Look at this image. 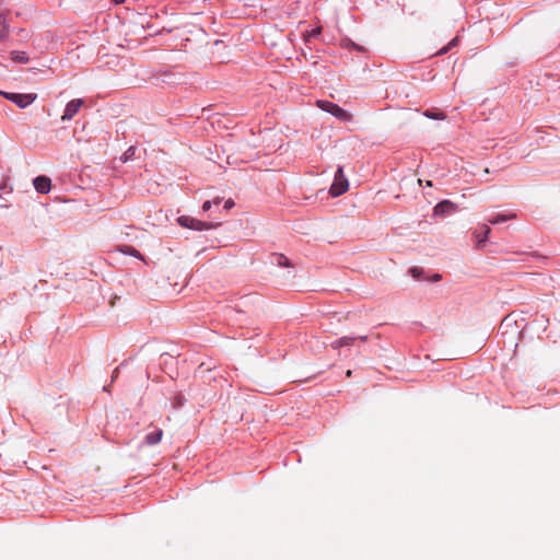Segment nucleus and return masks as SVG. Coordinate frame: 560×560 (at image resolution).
Wrapping results in <instances>:
<instances>
[{
	"label": "nucleus",
	"mask_w": 560,
	"mask_h": 560,
	"mask_svg": "<svg viewBox=\"0 0 560 560\" xmlns=\"http://www.w3.org/2000/svg\"><path fill=\"white\" fill-rule=\"evenodd\" d=\"M117 374H118V369H115L114 374H113V380H114L115 377H117Z\"/></svg>",
	"instance_id": "obj_24"
},
{
	"label": "nucleus",
	"mask_w": 560,
	"mask_h": 560,
	"mask_svg": "<svg viewBox=\"0 0 560 560\" xmlns=\"http://www.w3.org/2000/svg\"><path fill=\"white\" fill-rule=\"evenodd\" d=\"M84 104V101L82 98H74L71 100L69 103H67L63 114L61 116L62 121H69L71 120L74 115L78 114L82 105Z\"/></svg>",
	"instance_id": "obj_5"
},
{
	"label": "nucleus",
	"mask_w": 560,
	"mask_h": 560,
	"mask_svg": "<svg viewBox=\"0 0 560 560\" xmlns=\"http://www.w3.org/2000/svg\"><path fill=\"white\" fill-rule=\"evenodd\" d=\"M349 188V182L343 173V167L338 166L335 176L334 182L329 188V194L331 197H338L345 194Z\"/></svg>",
	"instance_id": "obj_1"
},
{
	"label": "nucleus",
	"mask_w": 560,
	"mask_h": 560,
	"mask_svg": "<svg viewBox=\"0 0 560 560\" xmlns=\"http://www.w3.org/2000/svg\"><path fill=\"white\" fill-rule=\"evenodd\" d=\"M212 203L218 206L220 203V198H217L213 201H209V200L205 201L202 205V210L209 211L211 209Z\"/></svg>",
	"instance_id": "obj_18"
},
{
	"label": "nucleus",
	"mask_w": 560,
	"mask_h": 560,
	"mask_svg": "<svg viewBox=\"0 0 560 560\" xmlns=\"http://www.w3.org/2000/svg\"><path fill=\"white\" fill-rule=\"evenodd\" d=\"M423 116L430 119H436V120H444L446 118V115L439 110V109H428L423 112Z\"/></svg>",
	"instance_id": "obj_10"
},
{
	"label": "nucleus",
	"mask_w": 560,
	"mask_h": 560,
	"mask_svg": "<svg viewBox=\"0 0 560 560\" xmlns=\"http://www.w3.org/2000/svg\"><path fill=\"white\" fill-rule=\"evenodd\" d=\"M516 217L515 213H510V214H497L492 218H489L488 221L491 223V224H499V223H503V222H506L509 220H512Z\"/></svg>",
	"instance_id": "obj_9"
},
{
	"label": "nucleus",
	"mask_w": 560,
	"mask_h": 560,
	"mask_svg": "<svg viewBox=\"0 0 560 560\" xmlns=\"http://www.w3.org/2000/svg\"><path fill=\"white\" fill-rule=\"evenodd\" d=\"M353 46L355 47V49L361 50V47H360V46L354 45V44H353Z\"/></svg>",
	"instance_id": "obj_28"
},
{
	"label": "nucleus",
	"mask_w": 560,
	"mask_h": 560,
	"mask_svg": "<svg viewBox=\"0 0 560 560\" xmlns=\"http://www.w3.org/2000/svg\"><path fill=\"white\" fill-rule=\"evenodd\" d=\"M177 222L182 228L185 229H191L195 231H203V230H211L215 229L220 225V223H208L198 219H195L189 215H180L177 218Z\"/></svg>",
	"instance_id": "obj_2"
},
{
	"label": "nucleus",
	"mask_w": 560,
	"mask_h": 560,
	"mask_svg": "<svg viewBox=\"0 0 560 560\" xmlns=\"http://www.w3.org/2000/svg\"><path fill=\"white\" fill-rule=\"evenodd\" d=\"M0 94L3 95L4 98L14 103L20 108H26L36 100V94H31V93L22 94V93H10V92L1 91Z\"/></svg>",
	"instance_id": "obj_4"
},
{
	"label": "nucleus",
	"mask_w": 560,
	"mask_h": 560,
	"mask_svg": "<svg viewBox=\"0 0 560 560\" xmlns=\"http://www.w3.org/2000/svg\"><path fill=\"white\" fill-rule=\"evenodd\" d=\"M234 206V201L232 199H229L224 202V209L229 210Z\"/></svg>",
	"instance_id": "obj_21"
},
{
	"label": "nucleus",
	"mask_w": 560,
	"mask_h": 560,
	"mask_svg": "<svg viewBox=\"0 0 560 560\" xmlns=\"http://www.w3.org/2000/svg\"><path fill=\"white\" fill-rule=\"evenodd\" d=\"M116 4L122 3L125 0H113Z\"/></svg>",
	"instance_id": "obj_25"
},
{
	"label": "nucleus",
	"mask_w": 560,
	"mask_h": 560,
	"mask_svg": "<svg viewBox=\"0 0 560 560\" xmlns=\"http://www.w3.org/2000/svg\"><path fill=\"white\" fill-rule=\"evenodd\" d=\"M277 262L280 266H289V259L287 257H284L283 255H279L277 257Z\"/></svg>",
	"instance_id": "obj_20"
},
{
	"label": "nucleus",
	"mask_w": 560,
	"mask_h": 560,
	"mask_svg": "<svg viewBox=\"0 0 560 560\" xmlns=\"http://www.w3.org/2000/svg\"><path fill=\"white\" fill-rule=\"evenodd\" d=\"M136 153V148L135 147H129L124 153L119 158V160L122 162V163H126L128 161H130L133 155Z\"/></svg>",
	"instance_id": "obj_16"
},
{
	"label": "nucleus",
	"mask_w": 560,
	"mask_h": 560,
	"mask_svg": "<svg viewBox=\"0 0 560 560\" xmlns=\"http://www.w3.org/2000/svg\"><path fill=\"white\" fill-rule=\"evenodd\" d=\"M359 338H360L361 340H363V341H365V340L368 339V337H366V336H361V337H359Z\"/></svg>",
	"instance_id": "obj_26"
},
{
	"label": "nucleus",
	"mask_w": 560,
	"mask_h": 560,
	"mask_svg": "<svg viewBox=\"0 0 560 560\" xmlns=\"http://www.w3.org/2000/svg\"><path fill=\"white\" fill-rule=\"evenodd\" d=\"M162 435L163 431L161 429H156L144 436V443L147 445H155L161 441Z\"/></svg>",
	"instance_id": "obj_8"
},
{
	"label": "nucleus",
	"mask_w": 560,
	"mask_h": 560,
	"mask_svg": "<svg viewBox=\"0 0 560 560\" xmlns=\"http://www.w3.org/2000/svg\"><path fill=\"white\" fill-rule=\"evenodd\" d=\"M120 252L126 254V255H130V256H133V257H137V258H140L142 259V256L141 254L139 253V250H137L135 247L132 246H129V245H125V246H121L120 247Z\"/></svg>",
	"instance_id": "obj_14"
},
{
	"label": "nucleus",
	"mask_w": 560,
	"mask_h": 560,
	"mask_svg": "<svg viewBox=\"0 0 560 560\" xmlns=\"http://www.w3.org/2000/svg\"><path fill=\"white\" fill-rule=\"evenodd\" d=\"M9 27L7 24V19L3 14H0V42L4 40L8 37Z\"/></svg>",
	"instance_id": "obj_11"
},
{
	"label": "nucleus",
	"mask_w": 560,
	"mask_h": 560,
	"mask_svg": "<svg viewBox=\"0 0 560 560\" xmlns=\"http://www.w3.org/2000/svg\"><path fill=\"white\" fill-rule=\"evenodd\" d=\"M317 106L330 115L335 116L336 118L342 120V121H350L351 120V114H349L346 109L340 107L339 105L329 102V101H317Z\"/></svg>",
	"instance_id": "obj_3"
},
{
	"label": "nucleus",
	"mask_w": 560,
	"mask_h": 560,
	"mask_svg": "<svg viewBox=\"0 0 560 560\" xmlns=\"http://www.w3.org/2000/svg\"><path fill=\"white\" fill-rule=\"evenodd\" d=\"M34 188L39 194H48L51 189V180L47 176H37L33 180Z\"/></svg>",
	"instance_id": "obj_7"
},
{
	"label": "nucleus",
	"mask_w": 560,
	"mask_h": 560,
	"mask_svg": "<svg viewBox=\"0 0 560 560\" xmlns=\"http://www.w3.org/2000/svg\"><path fill=\"white\" fill-rule=\"evenodd\" d=\"M354 337H342L331 343L334 348L349 347L353 343Z\"/></svg>",
	"instance_id": "obj_12"
},
{
	"label": "nucleus",
	"mask_w": 560,
	"mask_h": 560,
	"mask_svg": "<svg viewBox=\"0 0 560 560\" xmlns=\"http://www.w3.org/2000/svg\"><path fill=\"white\" fill-rule=\"evenodd\" d=\"M456 209H457L456 205H454L452 201L442 200L434 207L433 215L434 217H445L447 214L455 212Z\"/></svg>",
	"instance_id": "obj_6"
},
{
	"label": "nucleus",
	"mask_w": 560,
	"mask_h": 560,
	"mask_svg": "<svg viewBox=\"0 0 560 560\" xmlns=\"http://www.w3.org/2000/svg\"><path fill=\"white\" fill-rule=\"evenodd\" d=\"M12 59L20 63H26L28 61V57L24 51H12Z\"/></svg>",
	"instance_id": "obj_15"
},
{
	"label": "nucleus",
	"mask_w": 560,
	"mask_h": 560,
	"mask_svg": "<svg viewBox=\"0 0 560 560\" xmlns=\"http://www.w3.org/2000/svg\"><path fill=\"white\" fill-rule=\"evenodd\" d=\"M544 323V330L547 328V325L549 324V319L545 316L541 317Z\"/></svg>",
	"instance_id": "obj_22"
},
{
	"label": "nucleus",
	"mask_w": 560,
	"mask_h": 560,
	"mask_svg": "<svg viewBox=\"0 0 560 560\" xmlns=\"http://www.w3.org/2000/svg\"><path fill=\"white\" fill-rule=\"evenodd\" d=\"M427 186H432V182L431 180H427Z\"/></svg>",
	"instance_id": "obj_27"
},
{
	"label": "nucleus",
	"mask_w": 560,
	"mask_h": 560,
	"mask_svg": "<svg viewBox=\"0 0 560 560\" xmlns=\"http://www.w3.org/2000/svg\"><path fill=\"white\" fill-rule=\"evenodd\" d=\"M416 269H412L413 276L417 277Z\"/></svg>",
	"instance_id": "obj_30"
},
{
	"label": "nucleus",
	"mask_w": 560,
	"mask_h": 560,
	"mask_svg": "<svg viewBox=\"0 0 560 560\" xmlns=\"http://www.w3.org/2000/svg\"><path fill=\"white\" fill-rule=\"evenodd\" d=\"M322 33V27H314L310 31H306V33L304 34V37H305V40L308 42L311 40L312 38H316L317 36H319Z\"/></svg>",
	"instance_id": "obj_17"
},
{
	"label": "nucleus",
	"mask_w": 560,
	"mask_h": 560,
	"mask_svg": "<svg viewBox=\"0 0 560 560\" xmlns=\"http://www.w3.org/2000/svg\"><path fill=\"white\" fill-rule=\"evenodd\" d=\"M482 229L483 231L481 233H476L478 245L486 243L488 240V235L491 232L490 228L487 225H483Z\"/></svg>",
	"instance_id": "obj_13"
},
{
	"label": "nucleus",
	"mask_w": 560,
	"mask_h": 560,
	"mask_svg": "<svg viewBox=\"0 0 560 560\" xmlns=\"http://www.w3.org/2000/svg\"><path fill=\"white\" fill-rule=\"evenodd\" d=\"M457 44V38H454L450 42V44L446 47H443L438 54L443 55L448 51L452 47H454Z\"/></svg>",
	"instance_id": "obj_19"
},
{
	"label": "nucleus",
	"mask_w": 560,
	"mask_h": 560,
	"mask_svg": "<svg viewBox=\"0 0 560 560\" xmlns=\"http://www.w3.org/2000/svg\"><path fill=\"white\" fill-rule=\"evenodd\" d=\"M347 376H351V371L350 370L347 371Z\"/></svg>",
	"instance_id": "obj_29"
},
{
	"label": "nucleus",
	"mask_w": 560,
	"mask_h": 560,
	"mask_svg": "<svg viewBox=\"0 0 560 560\" xmlns=\"http://www.w3.org/2000/svg\"><path fill=\"white\" fill-rule=\"evenodd\" d=\"M0 190L7 191V183H3L0 187ZM11 191V188L8 190V192Z\"/></svg>",
	"instance_id": "obj_23"
}]
</instances>
